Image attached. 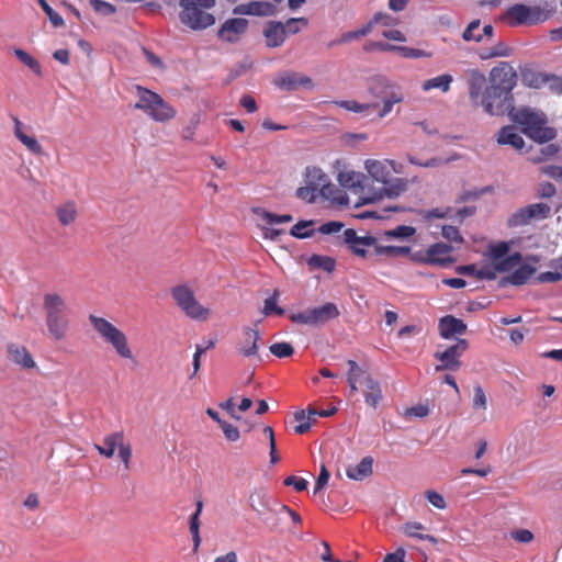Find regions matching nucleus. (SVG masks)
Instances as JSON below:
<instances>
[{"label":"nucleus","instance_id":"ea45409f","mask_svg":"<svg viewBox=\"0 0 562 562\" xmlns=\"http://www.w3.org/2000/svg\"><path fill=\"white\" fill-rule=\"evenodd\" d=\"M306 184H310L317 190L325 183L328 178L327 175L318 167H307L304 173Z\"/></svg>","mask_w":562,"mask_h":562},{"label":"nucleus","instance_id":"4d7b16f0","mask_svg":"<svg viewBox=\"0 0 562 562\" xmlns=\"http://www.w3.org/2000/svg\"><path fill=\"white\" fill-rule=\"evenodd\" d=\"M371 30H372L371 24L368 22L366 25H363L359 30L347 32V33L342 34V36H341L339 42L340 43H348V42H351L353 40H359V38L368 35L371 32Z\"/></svg>","mask_w":562,"mask_h":562},{"label":"nucleus","instance_id":"7ed1b4c3","mask_svg":"<svg viewBox=\"0 0 562 562\" xmlns=\"http://www.w3.org/2000/svg\"><path fill=\"white\" fill-rule=\"evenodd\" d=\"M488 82L499 114L506 113L512 108V91L517 83V74L514 67L507 61H501L490 71Z\"/></svg>","mask_w":562,"mask_h":562},{"label":"nucleus","instance_id":"c756f323","mask_svg":"<svg viewBox=\"0 0 562 562\" xmlns=\"http://www.w3.org/2000/svg\"><path fill=\"white\" fill-rule=\"evenodd\" d=\"M263 35L269 47H278L285 41V29L280 22H270L265 29Z\"/></svg>","mask_w":562,"mask_h":562},{"label":"nucleus","instance_id":"09e8293b","mask_svg":"<svg viewBox=\"0 0 562 562\" xmlns=\"http://www.w3.org/2000/svg\"><path fill=\"white\" fill-rule=\"evenodd\" d=\"M560 148L555 144H548L542 146L538 155L531 156L529 160L533 164H540L547 159L554 157L559 153Z\"/></svg>","mask_w":562,"mask_h":562},{"label":"nucleus","instance_id":"58836bf2","mask_svg":"<svg viewBox=\"0 0 562 562\" xmlns=\"http://www.w3.org/2000/svg\"><path fill=\"white\" fill-rule=\"evenodd\" d=\"M383 192L389 198H397L407 190V180L403 178L387 179V183H383Z\"/></svg>","mask_w":562,"mask_h":562},{"label":"nucleus","instance_id":"2f4dec72","mask_svg":"<svg viewBox=\"0 0 562 562\" xmlns=\"http://www.w3.org/2000/svg\"><path fill=\"white\" fill-rule=\"evenodd\" d=\"M513 53V48L503 41H499L491 47L481 48L479 57L482 60H488L497 57H508Z\"/></svg>","mask_w":562,"mask_h":562},{"label":"nucleus","instance_id":"6ab92c4d","mask_svg":"<svg viewBox=\"0 0 562 562\" xmlns=\"http://www.w3.org/2000/svg\"><path fill=\"white\" fill-rule=\"evenodd\" d=\"M248 29V21L244 18L226 20L217 32L221 40L228 43H236Z\"/></svg>","mask_w":562,"mask_h":562},{"label":"nucleus","instance_id":"4c0bfd02","mask_svg":"<svg viewBox=\"0 0 562 562\" xmlns=\"http://www.w3.org/2000/svg\"><path fill=\"white\" fill-rule=\"evenodd\" d=\"M318 191L324 199L339 204H342L346 198L345 192L340 190L336 184L330 183L328 180L323 183Z\"/></svg>","mask_w":562,"mask_h":562},{"label":"nucleus","instance_id":"0e129e2a","mask_svg":"<svg viewBox=\"0 0 562 562\" xmlns=\"http://www.w3.org/2000/svg\"><path fill=\"white\" fill-rule=\"evenodd\" d=\"M316 191L317 189L306 184L305 187H300L296 190V196L301 200L307 201V202H314L316 199Z\"/></svg>","mask_w":562,"mask_h":562},{"label":"nucleus","instance_id":"39448f33","mask_svg":"<svg viewBox=\"0 0 562 562\" xmlns=\"http://www.w3.org/2000/svg\"><path fill=\"white\" fill-rule=\"evenodd\" d=\"M179 4L180 21L191 30H204L215 23L214 15L205 11L215 5V0H180Z\"/></svg>","mask_w":562,"mask_h":562},{"label":"nucleus","instance_id":"f03ea898","mask_svg":"<svg viewBox=\"0 0 562 562\" xmlns=\"http://www.w3.org/2000/svg\"><path fill=\"white\" fill-rule=\"evenodd\" d=\"M43 310L49 337L55 341L65 339L70 326V308L66 299L56 292L46 293L43 296Z\"/></svg>","mask_w":562,"mask_h":562},{"label":"nucleus","instance_id":"13d9d810","mask_svg":"<svg viewBox=\"0 0 562 562\" xmlns=\"http://www.w3.org/2000/svg\"><path fill=\"white\" fill-rule=\"evenodd\" d=\"M38 4L43 9V11L47 14L49 21L54 26H61L64 24V20L53 8L47 3L46 0H37Z\"/></svg>","mask_w":562,"mask_h":562},{"label":"nucleus","instance_id":"4be33fe9","mask_svg":"<svg viewBox=\"0 0 562 562\" xmlns=\"http://www.w3.org/2000/svg\"><path fill=\"white\" fill-rule=\"evenodd\" d=\"M537 268L530 263H519L510 274L503 277L499 281L501 285H524L536 273Z\"/></svg>","mask_w":562,"mask_h":562},{"label":"nucleus","instance_id":"9d476101","mask_svg":"<svg viewBox=\"0 0 562 562\" xmlns=\"http://www.w3.org/2000/svg\"><path fill=\"white\" fill-rule=\"evenodd\" d=\"M547 15L538 7L516 3L509 7L502 15V21L512 27L520 25H535L546 21Z\"/></svg>","mask_w":562,"mask_h":562},{"label":"nucleus","instance_id":"6e6552de","mask_svg":"<svg viewBox=\"0 0 562 562\" xmlns=\"http://www.w3.org/2000/svg\"><path fill=\"white\" fill-rule=\"evenodd\" d=\"M171 297L184 315L193 321L204 322L210 316V308L203 306L188 284L171 288Z\"/></svg>","mask_w":562,"mask_h":562},{"label":"nucleus","instance_id":"a18cd8bd","mask_svg":"<svg viewBox=\"0 0 562 562\" xmlns=\"http://www.w3.org/2000/svg\"><path fill=\"white\" fill-rule=\"evenodd\" d=\"M14 55L16 58L23 63L26 67H29L34 74L37 76H42L41 65L40 63L31 56L27 52L16 48L14 49Z\"/></svg>","mask_w":562,"mask_h":562},{"label":"nucleus","instance_id":"8fccbe9b","mask_svg":"<svg viewBox=\"0 0 562 562\" xmlns=\"http://www.w3.org/2000/svg\"><path fill=\"white\" fill-rule=\"evenodd\" d=\"M278 297H279V291L274 290L273 294L270 297L265 300V305H263V310H262V313L265 316H269L272 313H276L277 315L284 314V310L277 305Z\"/></svg>","mask_w":562,"mask_h":562},{"label":"nucleus","instance_id":"de8ad7c7","mask_svg":"<svg viewBox=\"0 0 562 562\" xmlns=\"http://www.w3.org/2000/svg\"><path fill=\"white\" fill-rule=\"evenodd\" d=\"M396 52L401 54L404 58H430L434 56L432 52L419 49V48H413L408 46H397Z\"/></svg>","mask_w":562,"mask_h":562},{"label":"nucleus","instance_id":"473e14b6","mask_svg":"<svg viewBox=\"0 0 562 562\" xmlns=\"http://www.w3.org/2000/svg\"><path fill=\"white\" fill-rule=\"evenodd\" d=\"M55 212L58 222L63 226H68L75 223L78 215L77 205L74 201H67L63 204H59L58 206H56Z\"/></svg>","mask_w":562,"mask_h":562},{"label":"nucleus","instance_id":"b1692460","mask_svg":"<svg viewBox=\"0 0 562 562\" xmlns=\"http://www.w3.org/2000/svg\"><path fill=\"white\" fill-rule=\"evenodd\" d=\"M438 329L443 339H450L456 335H463L467 324L452 315H446L439 319Z\"/></svg>","mask_w":562,"mask_h":562},{"label":"nucleus","instance_id":"0eeeda50","mask_svg":"<svg viewBox=\"0 0 562 562\" xmlns=\"http://www.w3.org/2000/svg\"><path fill=\"white\" fill-rule=\"evenodd\" d=\"M138 101L134 108L147 113L156 122L172 120L177 111L168 104L158 93L143 87H137Z\"/></svg>","mask_w":562,"mask_h":562},{"label":"nucleus","instance_id":"37998d69","mask_svg":"<svg viewBox=\"0 0 562 562\" xmlns=\"http://www.w3.org/2000/svg\"><path fill=\"white\" fill-rule=\"evenodd\" d=\"M480 25L481 21L479 19L471 21L462 32V40L464 42L482 43L483 35H481L482 31H479Z\"/></svg>","mask_w":562,"mask_h":562},{"label":"nucleus","instance_id":"a211bd4d","mask_svg":"<svg viewBox=\"0 0 562 562\" xmlns=\"http://www.w3.org/2000/svg\"><path fill=\"white\" fill-rule=\"evenodd\" d=\"M364 167L368 173L375 181L381 183H387V179L391 178L392 172H398L396 162L390 159H368L366 160Z\"/></svg>","mask_w":562,"mask_h":562},{"label":"nucleus","instance_id":"e433bc0d","mask_svg":"<svg viewBox=\"0 0 562 562\" xmlns=\"http://www.w3.org/2000/svg\"><path fill=\"white\" fill-rule=\"evenodd\" d=\"M334 104L340 106L347 111H351L355 113H368L370 111L376 110L379 108L378 102L372 103H360L353 100H342V101H334Z\"/></svg>","mask_w":562,"mask_h":562},{"label":"nucleus","instance_id":"9b49d317","mask_svg":"<svg viewBox=\"0 0 562 562\" xmlns=\"http://www.w3.org/2000/svg\"><path fill=\"white\" fill-rule=\"evenodd\" d=\"M339 315L340 313L337 305L328 302L317 307L293 313L290 315V319L295 324L319 326L337 318Z\"/></svg>","mask_w":562,"mask_h":562},{"label":"nucleus","instance_id":"4468645a","mask_svg":"<svg viewBox=\"0 0 562 562\" xmlns=\"http://www.w3.org/2000/svg\"><path fill=\"white\" fill-rule=\"evenodd\" d=\"M551 207L547 203L529 204L519 209L509 218V224L513 226H522L529 224L533 218L544 220L549 217Z\"/></svg>","mask_w":562,"mask_h":562},{"label":"nucleus","instance_id":"864d4df0","mask_svg":"<svg viewBox=\"0 0 562 562\" xmlns=\"http://www.w3.org/2000/svg\"><path fill=\"white\" fill-rule=\"evenodd\" d=\"M472 406L474 409L485 411L487 407V398L483 387L480 384L473 387Z\"/></svg>","mask_w":562,"mask_h":562},{"label":"nucleus","instance_id":"6e6d98bb","mask_svg":"<svg viewBox=\"0 0 562 562\" xmlns=\"http://www.w3.org/2000/svg\"><path fill=\"white\" fill-rule=\"evenodd\" d=\"M89 3L95 12L102 15H111L114 14L116 11L115 7L112 3L106 2L104 0H90Z\"/></svg>","mask_w":562,"mask_h":562},{"label":"nucleus","instance_id":"5701e85b","mask_svg":"<svg viewBox=\"0 0 562 562\" xmlns=\"http://www.w3.org/2000/svg\"><path fill=\"white\" fill-rule=\"evenodd\" d=\"M235 14L270 16L276 12V5L268 1H251L235 7Z\"/></svg>","mask_w":562,"mask_h":562},{"label":"nucleus","instance_id":"c9c22d12","mask_svg":"<svg viewBox=\"0 0 562 562\" xmlns=\"http://www.w3.org/2000/svg\"><path fill=\"white\" fill-rule=\"evenodd\" d=\"M403 530L407 537L417 538L420 540H427L435 544L438 542L437 538H435L434 536L422 532L423 530H426V527L424 525H422L420 522H416V521L406 522L403 526Z\"/></svg>","mask_w":562,"mask_h":562},{"label":"nucleus","instance_id":"f8f14e48","mask_svg":"<svg viewBox=\"0 0 562 562\" xmlns=\"http://www.w3.org/2000/svg\"><path fill=\"white\" fill-rule=\"evenodd\" d=\"M453 248L443 243H436L430 245L426 250H420L412 255V259L419 263L449 267L456 262L451 257Z\"/></svg>","mask_w":562,"mask_h":562},{"label":"nucleus","instance_id":"cd10ccee","mask_svg":"<svg viewBox=\"0 0 562 562\" xmlns=\"http://www.w3.org/2000/svg\"><path fill=\"white\" fill-rule=\"evenodd\" d=\"M373 458L364 457L358 464L349 465L346 469V474L349 479L355 481H362L372 474Z\"/></svg>","mask_w":562,"mask_h":562},{"label":"nucleus","instance_id":"393cba45","mask_svg":"<svg viewBox=\"0 0 562 562\" xmlns=\"http://www.w3.org/2000/svg\"><path fill=\"white\" fill-rule=\"evenodd\" d=\"M276 86L280 89L292 91L297 89L299 87H310L312 86V79L307 76H301L296 72L285 74L279 77L274 81Z\"/></svg>","mask_w":562,"mask_h":562},{"label":"nucleus","instance_id":"bb28decb","mask_svg":"<svg viewBox=\"0 0 562 562\" xmlns=\"http://www.w3.org/2000/svg\"><path fill=\"white\" fill-rule=\"evenodd\" d=\"M124 441V434L122 431H115L109 434L103 439V446L94 445V449L103 457L110 459L114 456L116 447Z\"/></svg>","mask_w":562,"mask_h":562},{"label":"nucleus","instance_id":"1a4fd4ad","mask_svg":"<svg viewBox=\"0 0 562 562\" xmlns=\"http://www.w3.org/2000/svg\"><path fill=\"white\" fill-rule=\"evenodd\" d=\"M369 92L375 98L382 101V106L378 108V116L385 117L392 112L395 103H401L404 100V94L400 87L390 82L385 78H376L372 80Z\"/></svg>","mask_w":562,"mask_h":562},{"label":"nucleus","instance_id":"20e7f679","mask_svg":"<svg viewBox=\"0 0 562 562\" xmlns=\"http://www.w3.org/2000/svg\"><path fill=\"white\" fill-rule=\"evenodd\" d=\"M89 322L99 337L109 345L115 355L125 361L136 362L133 348L126 334L104 317L89 315Z\"/></svg>","mask_w":562,"mask_h":562},{"label":"nucleus","instance_id":"69168bd1","mask_svg":"<svg viewBox=\"0 0 562 562\" xmlns=\"http://www.w3.org/2000/svg\"><path fill=\"white\" fill-rule=\"evenodd\" d=\"M283 484L285 486H293L295 491L302 492L307 488V481L303 477H297L295 475H290L284 479Z\"/></svg>","mask_w":562,"mask_h":562},{"label":"nucleus","instance_id":"774afa93","mask_svg":"<svg viewBox=\"0 0 562 562\" xmlns=\"http://www.w3.org/2000/svg\"><path fill=\"white\" fill-rule=\"evenodd\" d=\"M541 173L555 179L558 181H562V167L557 165H548L540 168Z\"/></svg>","mask_w":562,"mask_h":562},{"label":"nucleus","instance_id":"3c124183","mask_svg":"<svg viewBox=\"0 0 562 562\" xmlns=\"http://www.w3.org/2000/svg\"><path fill=\"white\" fill-rule=\"evenodd\" d=\"M311 416L306 415L305 411H299L294 414V419L299 424L294 427V431L299 435H303L311 429Z\"/></svg>","mask_w":562,"mask_h":562},{"label":"nucleus","instance_id":"f704fd0d","mask_svg":"<svg viewBox=\"0 0 562 562\" xmlns=\"http://www.w3.org/2000/svg\"><path fill=\"white\" fill-rule=\"evenodd\" d=\"M452 81L453 77L451 75L443 74L424 81L422 85V89L426 92L430 91L431 89H439L442 92H448L450 90Z\"/></svg>","mask_w":562,"mask_h":562},{"label":"nucleus","instance_id":"052dcab7","mask_svg":"<svg viewBox=\"0 0 562 562\" xmlns=\"http://www.w3.org/2000/svg\"><path fill=\"white\" fill-rule=\"evenodd\" d=\"M441 235L449 241L463 243V237L460 235L459 229L452 225H443Z\"/></svg>","mask_w":562,"mask_h":562},{"label":"nucleus","instance_id":"aec40b11","mask_svg":"<svg viewBox=\"0 0 562 562\" xmlns=\"http://www.w3.org/2000/svg\"><path fill=\"white\" fill-rule=\"evenodd\" d=\"M344 239L352 254L364 258L368 254L367 248L375 247L376 238L373 236H358L356 231L348 228L344 232Z\"/></svg>","mask_w":562,"mask_h":562},{"label":"nucleus","instance_id":"338daca9","mask_svg":"<svg viewBox=\"0 0 562 562\" xmlns=\"http://www.w3.org/2000/svg\"><path fill=\"white\" fill-rule=\"evenodd\" d=\"M561 280H562V272L560 270L541 272L537 277V281L539 283H555Z\"/></svg>","mask_w":562,"mask_h":562},{"label":"nucleus","instance_id":"603ef678","mask_svg":"<svg viewBox=\"0 0 562 562\" xmlns=\"http://www.w3.org/2000/svg\"><path fill=\"white\" fill-rule=\"evenodd\" d=\"M270 352L278 358H288L294 353V348L289 342H276L269 347Z\"/></svg>","mask_w":562,"mask_h":562},{"label":"nucleus","instance_id":"f257e3e1","mask_svg":"<svg viewBox=\"0 0 562 562\" xmlns=\"http://www.w3.org/2000/svg\"><path fill=\"white\" fill-rule=\"evenodd\" d=\"M506 112L514 123L521 126V132L535 142L543 144L557 137V131L546 126L544 113L526 106L516 109L513 104Z\"/></svg>","mask_w":562,"mask_h":562},{"label":"nucleus","instance_id":"c85d7f7f","mask_svg":"<svg viewBox=\"0 0 562 562\" xmlns=\"http://www.w3.org/2000/svg\"><path fill=\"white\" fill-rule=\"evenodd\" d=\"M366 384L364 400L366 403L375 408L382 400V390L380 383L375 381L370 374H366L363 379Z\"/></svg>","mask_w":562,"mask_h":562},{"label":"nucleus","instance_id":"e2e57ef3","mask_svg":"<svg viewBox=\"0 0 562 562\" xmlns=\"http://www.w3.org/2000/svg\"><path fill=\"white\" fill-rule=\"evenodd\" d=\"M119 458L123 462L125 470H130L132 458V447L130 443L122 441L119 446Z\"/></svg>","mask_w":562,"mask_h":562},{"label":"nucleus","instance_id":"dca6fc26","mask_svg":"<svg viewBox=\"0 0 562 562\" xmlns=\"http://www.w3.org/2000/svg\"><path fill=\"white\" fill-rule=\"evenodd\" d=\"M334 169L337 171V181L342 188L352 190L355 192L362 188L364 175L348 169L344 160L337 159L334 162Z\"/></svg>","mask_w":562,"mask_h":562},{"label":"nucleus","instance_id":"79ce46f5","mask_svg":"<svg viewBox=\"0 0 562 562\" xmlns=\"http://www.w3.org/2000/svg\"><path fill=\"white\" fill-rule=\"evenodd\" d=\"M347 364L349 366V371L347 373V382L350 386L351 392H357V383L364 379L367 372L361 369L355 360H348Z\"/></svg>","mask_w":562,"mask_h":562},{"label":"nucleus","instance_id":"a19ab883","mask_svg":"<svg viewBox=\"0 0 562 562\" xmlns=\"http://www.w3.org/2000/svg\"><path fill=\"white\" fill-rule=\"evenodd\" d=\"M522 261V255L518 251L495 261V269L497 272H509Z\"/></svg>","mask_w":562,"mask_h":562},{"label":"nucleus","instance_id":"72a5a7b5","mask_svg":"<svg viewBox=\"0 0 562 562\" xmlns=\"http://www.w3.org/2000/svg\"><path fill=\"white\" fill-rule=\"evenodd\" d=\"M203 509V502L198 501L196 502V509L191 515L190 521H189V530L192 536V542H193V552H198L200 546H201V537H200V515Z\"/></svg>","mask_w":562,"mask_h":562},{"label":"nucleus","instance_id":"ddd939ff","mask_svg":"<svg viewBox=\"0 0 562 562\" xmlns=\"http://www.w3.org/2000/svg\"><path fill=\"white\" fill-rule=\"evenodd\" d=\"M469 344L465 339H458L457 344L448 347L445 351H436L434 357L439 361L435 367L436 371H457L461 367V356L467 351Z\"/></svg>","mask_w":562,"mask_h":562},{"label":"nucleus","instance_id":"423d86ee","mask_svg":"<svg viewBox=\"0 0 562 562\" xmlns=\"http://www.w3.org/2000/svg\"><path fill=\"white\" fill-rule=\"evenodd\" d=\"M469 97L474 108L481 106L490 115H501L485 75L476 69L469 71Z\"/></svg>","mask_w":562,"mask_h":562},{"label":"nucleus","instance_id":"412c9836","mask_svg":"<svg viewBox=\"0 0 562 562\" xmlns=\"http://www.w3.org/2000/svg\"><path fill=\"white\" fill-rule=\"evenodd\" d=\"M248 504L258 516H263L265 514H271L272 516L278 515V508L272 506L268 493L263 490L255 488L251 491Z\"/></svg>","mask_w":562,"mask_h":562},{"label":"nucleus","instance_id":"7c9ffc66","mask_svg":"<svg viewBox=\"0 0 562 562\" xmlns=\"http://www.w3.org/2000/svg\"><path fill=\"white\" fill-rule=\"evenodd\" d=\"M497 142L502 145H510L516 149H521L525 146L524 138L516 132L512 125L504 126L499 130Z\"/></svg>","mask_w":562,"mask_h":562},{"label":"nucleus","instance_id":"5fc2aeb1","mask_svg":"<svg viewBox=\"0 0 562 562\" xmlns=\"http://www.w3.org/2000/svg\"><path fill=\"white\" fill-rule=\"evenodd\" d=\"M313 224L312 221H300L295 225L292 226L290 234L296 238H306L312 236L313 231H307V228Z\"/></svg>","mask_w":562,"mask_h":562},{"label":"nucleus","instance_id":"f3484780","mask_svg":"<svg viewBox=\"0 0 562 562\" xmlns=\"http://www.w3.org/2000/svg\"><path fill=\"white\" fill-rule=\"evenodd\" d=\"M7 356L11 363L22 370H33L36 368V362L25 346L15 342L8 344Z\"/></svg>","mask_w":562,"mask_h":562},{"label":"nucleus","instance_id":"c03bdc74","mask_svg":"<svg viewBox=\"0 0 562 562\" xmlns=\"http://www.w3.org/2000/svg\"><path fill=\"white\" fill-rule=\"evenodd\" d=\"M255 213L259 215L268 225L290 223L293 221V217L290 214L277 215L262 209L255 210Z\"/></svg>","mask_w":562,"mask_h":562},{"label":"nucleus","instance_id":"49530a36","mask_svg":"<svg viewBox=\"0 0 562 562\" xmlns=\"http://www.w3.org/2000/svg\"><path fill=\"white\" fill-rule=\"evenodd\" d=\"M411 252L409 247H400V246H379L375 244L374 255L375 256H389V257H400L406 256Z\"/></svg>","mask_w":562,"mask_h":562},{"label":"nucleus","instance_id":"a878e982","mask_svg":"<svg viewBox=\"0 0 562 562\" xmlns=\"http://www.w3.org/2000/svg\"><path fill=\"white\" fill-rule=\"evenodd\" d=\"M14 124V135L15 137L33 154L41 155L43 153V147L37 142L35 137L29 136L23 131V123L16 117L13 116Z\"/></svg>","mask_w":562,"mask_h":562},{"label":"nucleus","instance_id":"bf43d9fd","mask_svg":"<svg viewBox=\"0 0 562 562\" xmlns=\"http://www.w3.org/2000/svg\"><path fill=\"white\" fill-rule=\"evenodd\" d=\"M310 262L312 265H314L315 267L322 268L323 270L328 271V272L333 271L335 268V261H334V259H331L329 257L314 255L311 258Z\"/></svg>","mask_w":562,"mask_h":562},{"label":"nucleus","instance_id":"680f3d73","mask_svg":"<svg viewBox=\"0 0 562 562\" xmlns=\"http://www.w3.org/2000/svg\"><path fill=\"white\" fill-rule=\"evenodd\" d=\"M220 427L223 430L225 438L229 441H237L239 439V430L234 425L227 422H220Z\"/></svg>","mask_w":562,"mask_h":562},{"label":"nucleus","instance_id":"2eb2a0df","mask_svg":"<svg viewBox=\"0 0 562 562\" xmlns=\"http://www.w3.org/2000/svg\"><path fill=\"white\" fill-rule=\"evenodd\" d=\"M260 333L256 328L245 326L240 330V335L236 341V351L240 357H256L259 351Z\"/></svg>","mask_w":562,"mask_h":562}]
</instances>
